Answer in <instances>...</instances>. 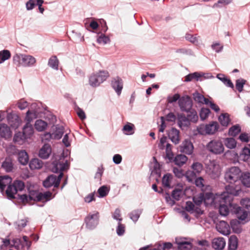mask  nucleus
Masks as SVG:
<instances>
[{"instance_id":"9","label":"nucleus","mask_w":250,"mask_h":250,"mask_svg":"<svg viewBox=\"0 0 250 250\" xmlns=\"http://www.w3.org/2000/svg\"><path fill=\"white\" fill-rule=\"evenodd\" d=\"M35 115V114L33 112L30 110H28L26 113L25 119L27 121V123L23 127L22 132L23 136H24V139L30 138L33 134L34 129L30 122L32 121Z\"/></svg>"},{"instance_id":"36","label":"nucleus","mask_w":250,"mask_h":250,"mask_svg":"<svg viewBox=\"0 0 250 250\" xmlns=\"http://www.w3.org/2000/svg\"><path fill=\"white\" fill-rule=\"evenodd\" d=\"M52 193L50 191L40 192L39 198V202H46L50 200L52 198Z\"/></svg>"},{"instance_id":"31","label":"nucleus","mask_w":250,"mask_h":250,"mask_svg":"<svg viewBox=\"0 0 250 250\" xmlns=\"http://www.w3.org/2000/svg\"><path fill=\"white\" fill-rule=\"evenodd\" d=\"M42 167V162L37 158L33 159L29 163L30 168L33 170L40 169Z\"/></svg>"},{"instance_id":"45","label":"nucleus","mask_w":250,"mask_h":250,"mask_svg":"<svg viewBox=\"0 0 250 250\" xmlns=\"http://www.w3.org/2000/svg\"><path fill=\"white\" fill-rule=\"evenodd\" d=\"M12 242L13 244L11 245V247H15L17 250H22L23 249L24 246L21 243V241L20 239H14Z\"/></svg>"},{"instance_id":"18","label":"nucleus","mask_w":250,"mask_h":250,"mask_svg":"<svg viewBox=\"0 0 250 250\" xmlns=\"http://www.w3.org/2000/svg\"><path fill=\"white\" fill-rule=\"evenodd\" d=\"M226 246V241L223 237L214 238L212 241V247L215 250H223Z\"/></svg>"},{"instance_id":"56","label":"nucleus","mask_w":250,"mask_h":250,"mask_svg":"<svg viewBox=\"0 0 250 250\" xmlns=\"http://www.w3.org/2000/svg\"><path fill=\"white\" fill-rule=\"evenodd\" d=\"M97 42L99 43L105 44L110 42V39L104 35H101L98 38Z\"/></svg>"},{"instance_id":"60","label":"nucleus","mask_w":250,"mask_h":250,"mask_svg":"<svg viewBox=\"0 0 250 250\" xmlns=\"http://www.w3.org/2000/svg\"><path fill=\"white\" fill-rule=\"evenodd\" d=\"M167 143V138L166 136L162 137L160 140V143L158 144V147L159 148L163 150L165 148V144Z\"/></svg>"},{"instance_id":"29","label":"nucleus","mask_w":250,"mask_h":250,"mask_svg":"<svg viewBox=\"0 0 250 250\" xmlns=\"http://www.w3.org/2000/svg\"><path fill=\"white\" fill-rule=\"evenodd\" d=\"M240 179L242 184L247 188H250V172H245L241 174Z\"/></svg>"},{"instance_id":"17","label":"nucleus","mask_w":250,"mask_h":250,"mask_svg":"<svg viewBox=\"0 0 250 250\" xmlns=\"http://www.w3.org/2000/svg\"><path fill=\"white\" fill-rule=\"evenodd\" d=\"M220 195L214 197L213 194L211 193H206L204 194V202L206 206L214 205L217 204L220 200Z\"/></svg>"},{"instance_id":"28","label":"nucleus","mask_w":250,"mask_h":250,"mask_svg":"<svg viewBox=\"0 0 250 250\" xmlns=\"http://www.w3.org/2000/svg\"><path fill=\"white\" fill-rule=\"evenodd\" d=\"M18 160L19 162L22 165H26L29 161L28 155L27 152L24 150H21L19 152Z\"/></svg>"},{"instance_id":"30","label":"nucleus","mask_w":250,"mask_h":250,"mask_svg":"<svg viewBox=\"0 0 250 250\" xmlns=\"http://www.w3.org/2000/svg\"><path fill=\"white\" fill-rule=\"evenodd\" d=\"M212 167V169L209 168V174L212 178L215 179L219 177L221 171L219 166L213 165Z\"/></svg>"},{"instance_id":"4","label":"nucleus","mask_w":250,"mask_h":250,"mask_svg":"<svg viewBox=\"0 0 250 250\" xmlns=\"http://www.w3.org/2000/svg\"><path fill=\"white\" fill-rule=\"evenodd\" d=\"M63 176V172H61L58 176L54 174L49 175L43 182V187L46 188L53 187V191H55V188L59 187L61 180Z\"/></svg>"},{"instance_id":"61","label":"nucleus","mask_w":250,"mask_h":250,"mask_svg":"<svg viewBox=\"0 0 250 250\" xmlns=\"http://www.w3.org/2000/svg\"><path fill=\"white\" fill-rule=\"evenodd\" d=\"M239 139L242 142H248L250 140V135H249L248 133H243L240 135Z\"/></svg>"},{"instance_id":"16","label":"nucleus","mask_w":250,"mask_h":250,"mask_svg":"<svg viewBox=\"0 0 250 250\" xmlns=\"http://www.w3.org/2000/svg\"><path fill=\"white\" fill-rule=\"evenodd\" d=\"M192 171L188 170L186 173V176L189 181L192 180V178L189 179V177L192 178L195 177L196 174H199L203 170L202 165L198 162L194 163L191 166Z\"/></svg>"},{"instance_id":"35","label":"nucleus","mask_w":250,"mask_h":250,"mask_svg":"<svg viewBox=\"0 0 250 250\" xmlns=\"http://www.w3.org/2000/svg\"><path fill=\"white\" fill-rule=\"evenodd\" d=\"M187 160L188 158L186 156L183 154H179L175 157L174 162L176 165L182 166L186 163Z\"/></svg>"},{"instance_id":"55","label":"nucleus","mask_w":250,"mask_h":250,"mask_svg":"<svg viewBox=\"0 0 250 250\" xmlns=\"http://www.w3.org/2000/svg\"><path fill=\"white\" fill-rule=\"evenodd\" d=\"M63 134V127H59L56 128L55 132L54 133V139H60Z\"/></svg>"},{"instance_id":"21","label":"nucleus","mask_w":250,"mask_h":250,"mask_svg":"<svg viewBox=\"0 0 250 250\" xmlns=\"http://www.w3.org/2000/svg\"><path fill=\"white\" fill-rule=\"evenodd\" d=\"M216 228L219 232L223 234L227 235L230 233L229 226L224 221H220L219 223L217 224Z\"/></svg>"},{"instance_id":"26","label":"nucleus","mask_w":250,"mask_h":250,"mask_svg":"<svg viewBox=\"0 0 250 250\" xmlns=\"http://www.w3.org/2000/svg\"><path fill=\"white\" fill-rule=\"evenodd\" d=\"M173 176L169 173H167L164 175L162 178V184L164 187L170 188H172L171 186Z\"/></svg>"},{"instance_id":"23","label":"nucleus","mask_w":250,"mask_h":250,"mask_svg":"<svg viewBox=\"0 0 250 250\" xmlns=\"http://www.w3.org/2000/svg\"><path fill=\"white\" fill-rule=\"evenodd\" d=\"M112 86L118 95L121 94L123 89V81L119 77H116L112 81Z\"/></svg>"},{"instance_id":"24","label":"nucleus","mask_w":250,"mask_h":250,"mask_svg":"<svg viewBox=\"0 0 250 250\" xmlns=\"http://www.w3.org/2000/svg\"><path fill=\"white\" fill-rule=\"evenodd\" d=\"M0 135L5 139L11 137L12 132L8 125L4 124H0Z\"/></svg>"},{"instance_id":"7","label":"nucleus","mask_w":250,"mask_h":250,"mask_svg":"<svg viewBox=\"0 0 250 250\" xmlns=\"http://www.w3.org/2000/svg\"><path fill=\"white\" fill-rule=\"evenodd\" d=\"M241 170L236 167H232L228 169L225 172L224 178L226 181L232 184L233 182H239Z\"/></svg>"},{"instance_id":"6","label":"nucleus","mask_w":250,"mask_h":250,"mask_svg":"<svg viewBox=\"0 0 250 250\" xmlns=\"http://www.w3.org/2000/svg\"><path fill=\"white\" fill-rule=\"evenodd\" d=\"M24 183L21 180H16L12 185L8 186L6 190V194L8 198L11 199L15 198V194L18 191H21L24 188Z\"/></svg>"},{"instance_id":"57","label":"nucleus","mask_w":250,"mask_h":250,"mask_svg":"<svg viewBox=\"0 0 250 250\" xmlns=\"http://www.w3.org/2000/svg\"><path fill=\"white\" fill-rule=\"evenodd\" d=\"M39 0H29L26 4L27 10L32 9L36 5L38 4Z\"/></svg>"},{"instance_id":"19","label":"nucleus","mask_w":250,"mask_h":250,"mask_svg":"<svg viewBox=\"0 0 250 250\" xmlns=\"http://www.w3.org/2000/svg\"><path fill=\"white\" fill-rule=\"evenodd\" d=\"M181 150L187 154H192L193 150V144L189 140L186 139L181 145Z\"/></svg>"},{"instance_id":"5","label":"nucleus","mask_w":250,"mask_h":250,"mask_svg":"<svg viewBox=\"0 0 250 250\" xmlns=\"http://www.w3.org/2000/svg\"><path fill=\"white\" fill-rule=\"evenodd\" d=\"M206 148L209 152L215 155H219L224 151V146L220 140H212L208 143Z\"/></svg>"},{"instance_id":"58","label":"nucleus","mask_w":250,"mask_h":250,"mask_svg":"<svg viewBox=\"0 0 250 250\" xmlns=\"http://www.w3.org/2000/svg\"><path fill=\"white\" fill-rule=\"evenodd\" d=\"M194 183L195 185L199 188H203L205 186V180L202 177L196 178Z\"/></svg>"},{"instance_id":"10","label":"nucleus","mask_w":250,"mask_h":250,"mask_svg":"<svg viewBox=\"0 0 250 250\" xmlns=\"http://www.w3.org/2000/svg\"><path fill=\"white\" fill-rule=\"evenodd\" d=\"M218 129V124L216 122H213L208 125H201L197 128L198 133L201 135L213 134Z\"/></svg>"},{"instance_id":"63","label":"nucleus","mask_w":250,"mask_h":250,"mask_svg":"<svg viewBox=\"0 0 250 250\" xmlns=\"http://www.w3.org/2000/svg\"><path fill=\"white\" fill-rule=\"evenodd\" d=\"M7 151L8 153L12 154L13 155H18L19 152L20 150H18L16 147L14 146H11L7 148Z\"/></svg>"},{"instance_id":"13","label":"nucleus","mask_w":250,"mask_h":250,"mask_svg":"<svg viewBox=\"0 0 250 250\" xmlns=\"http://www.w3.org/2000/svg\"><path fill=\"white\" fill-rule=\"evenodd\" d=\"M99 212L95 211L94 213H89L84 219L86 228L88 229H93L95 228L98 224L99 222Z\"/></svg>"},{"instance_id":"43","label":"nucleus","mask_w":250,"mask_h":250,"mask_svg":"<svg viewBox=\"0 0 250 250\" xmlns=\"http://www.w3.org/2000/svg\"><path fill=\"white\" fill-rule=\"evenodd\" d=\"M48 65L52 68L57 70L58 69L59 61L56 56L51 57L48 61Z\"/></svg>"},{"instance_id":"37","label":"nucleus","mask_w":250,"mask_h":250,"mask_svg":"<svg viewBox=\"0 0 250 250\" xmlns=\"http://www.w3.org/2000/svg\"><path fill=\"white\" fill-rule=\"evenodd\" d=\"M219 120L222 125L226 126L230 121L229 115L228 113L222 114L219 117Z\"/></svg>"},{"instance_id":"8","label":"nucleus","mask_w":250,"mask_h":250,"mask_svg":"<svg viewBox=\"0 0 250 250\" xmlns=\"http://www.w3.org/2000/svg\"><path fill=\"white\" fill-rule=\"evenodd\" d=\"M226 191L221 194H226L227 197H230L233 202V196H238L242 192V186L239 182H233L225 187Z\"/></svg>"},{"instance_id":"22","label":"nucleus","mask_w":250,"mask_h":250,"mask_svg":"<svg viewBox=\"0 0 250 250\" xmlns=\"http://www.w3.org/2000/svg\"><path fill=\"white\" fill-rule=\"evenodd\" d=\"M51 153V147L49 144H44L40 150L39 156L40 157L45 159L49 157Z\"/></svg>"},{"instance_id":"50","label":"nucleus","mask_w":250,"mask_h":250,"mask_svg":"<svg viewBox=\"0 0 250 250\" xmlns=\"http://www.w3.org/2000/svg\"><path fill=\"white\" fill-rule=\"evenodd\" d=\"M108 191L109 189L106 186H102L98 190V193L99 195V196L100 197H105L107 194Z\"/></svg>"},{"instance_id":"25","label":"nucleus","mask_w":250,"mask_h":250,"mask_svg":"<svg viewBox=\"0 0 250 250\" xmlns=\"http://www.w3.org/2000/svg\"><path fill=\"white\" fill-rule=\"evenodd\" d=\"M178 124L180 127L184 129L185 127H188L190 125V121L184 114H179L178 116Z\"/></svg>"},{"instance_id":"52","label":"nucleus","mask_w":250,"mask_h":250,"mask_svg":"<svg viewBox=\"0 0 250 250\" xmlns=\"http://www.w3.org/2000/svg\"><path fill=\"white\" fill-rule=\"evenodd\" d=\"M204 194L200 193L199 195L193 198V201L196 205H200L204 202Z\"/></svg>"},{"instance_id":"49","label":"nucleus","mask_w":250,"mask_h":250,"mask_svg":"<svg viewBox=\"0 0 250 250\" xmlns=\"http://www.w3.org/2000/svg\"><path fill=\"white\" fill-rule=\"evenodd\" d=\"M166 153L167 157L169 159H172L174 157V154L172 151V146L169 143L166 144Z\"/></svg>"},{"instance_id":"11","label":"nucleus","mask_w":250,"mask_h":250,"mask_svg":"<svg viewBox=\"0 0 250 250\" xmlns=\"http://www.w3.org/2000/svg\"><path fill=\"white\" fill-rule=\"evenodd\" d=\"M68 168V161L63 156L60 158L58 160L54 161L52 163V170L53 172H62L63 171Z\"/></svg>"},{"instance_id":"12","label":"nucleus","mask_w":250,"mask_h":250,"mask_svg":"<svg viewBox=\"0 0 250 250\" xmlns=\"http://www.w3.org/2000/svg\"><path fill=\"white\" fill-rule=\"evenodd\" d=\"M7 116L8 124L13 128H17L19 125V120L18 116L11 113L7 114L5 111H0V122Z\"/></svg>"},{"instance_id":"33","label":"nucleus","mask_w":250,"mask_h":250,"mask_svg":"<svg viewBox=\"0 0 250 250\" xmlns=\"http://www.w3.org/2000/svg\"><path fill=\"white\" fill-rule=\"evenodd\" d=\"M238 247V239L236 236L232 235L229 239V250H235Z\"/></svg>"},{"instance_id":"20","label":"nucleus","mask_w":250,"mask_h":250,"mask_svg":"<svg viewBox=\"0 0 250 250\" xmlns=\"http://www.w3.org/2000/svg\"><path fill=\"white\" fill-rule=\"evenodd\" d=\"M168 136L170 140L175 144L180 142V131L175 128H172L168 132Z\"/></svg>"},{"instance_id":"39","label":"nucleus","mask_w":250,"mask_h":250,"mask_svg":"<svg viewBox=\"0 0 250 250\" xmlns=\"http://www.w3.org/2000/svg\"><path fill=\"white\" fill-rule=\"evenodd\" d=\"M188 118L189 121L195 123L197 121L198 119V116L197 115L196 111L191 108L188 112Z\"/></svg>"},{"instance_id":"38","label":"nucleus","mask_w":250,"mask_h":250,"mask_svg":"<svg viewBox=\"0 0 250 250\" xmlns=\"http://www.w3.org/2000/svg\"><path fill=\"white\" fill-rule=\"evenodd\" d=\"M47 123L42 120H37L35 124V128L39 131L44 130L47 127Z\"/></svg>"},{"instance_id":"34","label":"nucleus","mask_w":250,"mask_h":250,"mask_svg":"<svg viewBox=\"0 0 250 250\" xmlns=\"http://www.w3.org/2000/svg\"><path fill=\"white\" fill-rule=\"evenodd\" d=\"M12 179L8 176H4L0 177V188L1 190H3L7 185L10 183Z\"/></svg>"},{"instance_id":"62","label":"nucleus","mask_w":250,"mask_h":250,"mask_svg":"<svg viewBox=\"0 0 250 250\" xmlns=\"http://www.w3.org/2000/svg\"><path fill=\"white\" fill-rule=\"evenodd\" d=\"M186 209L188 212H193V211L195 210L194 205L191 202H187Z\"/></svg>"},{"instance_id":"54","label":"nucleus","mask_w":250,"mask_h":250,"mask_svg":"<svg viewBox=\"0 0 250 250\" xmlns=\"http://www.w3.org/2000/svg\"><path fill=\"white\" fill-rule=\"evenodd\" d=\"M182 195V190L180 189H175L172 193V197L176 200H179Z\"/></svg>"},{"instance_id":"3","label":"nucleus","mask_w":250,"mask_h":250,"mask_svg":"<svg viewBox=\"0 0 250 250\" xmlns=\"http://www.w3.org/2000/svg\"><path fill=\"white\" fill-rule=\"evenodd\" d=\"M13 63L17 66H29L36 62L34 57L25 54H16L13 57Z\"/></svg>"},{"instance_id":"32","label":"nucleus","mask_w":250,"mask_h":250,"mask_svg":"<svg viewBox=\"0 0 250 250\" xmlns=\"http://www.w3.org/2000/svg\"><path fill=\"white\" fill-rule=\"evenodd\" d=\"M2 167L6 172L11 171L13 168V164L11 159L6 158L2 163Z\"/></svg>"},{"instance_id":"27","label":"nucleus","mask_w":250,"mask_h":250,"mask_svg":"<svg viewBox=\"0 0 250 250\" xmlns=\"http://www.w3.org/2000/svg\"><path fill=\"white\" fill-rule=\"evenodd\" d=\"M193 98L194 100L200 104H208L209 103V100L205 98L203 95L198 93L195 92L193 94Z\"/></svg>"},{"instance_id":"15","label":"nucleus","mask_w":250,"mask_h":250,"mask_svg":"<svg viewBox=\"0 0 250 250\" xmlns=\"http://www.w3.org/2000/svg\"><path fill=\"white\" fill-rule=\"evenodd\" d=\"M179 106L182 111L188 112L191 109L192 102L188 96L182 97L178 101Z\"/></svg>"},{"instance_id":"59","label":"nucleus","mask_w":250,"mask_h":250,"mask_svg":"<svg viewBox=\"0 0 250 250\" xmlns=\"http://www.w3.org/2000/svg\"><path fill=\"white\" fill-rule=\"evenodd\" d=\"M140 215V212L139 210H134L130 214V218L134 221L136 222Z\"/></svg>"},{"instance_id":"14","label":"nucleus","mask_w":250,"mask_h":250,"mask_svg":"<svg viewBox=\"0 0 250 250\" xmlns=\"http://www.w3.org/2000/svg\"><path fill=\"white\" fill-rule=\"evenodd\" d=\"M40 193L39 191L32 190L29 192L28 196L26 194L18 195V196L23 203H31L32 201L39 202Z\"/></svg>"},{"instance_id":"40","label":"nucleus","mask_w":250,"mask_h":250,"mask_svg":"<svg viewBox=\"0 0 250 250\" xmlns=\"http://www.w3.org/2000/svg\"><path fill=\"white\" fill-rule=\"evenodd\" d=\"M11 57V53L8 50L0 51V63L9 59Z\"/></svg>"},{"instance_id":"1","label":"nucleus","mask_w":250,"mask_h":250,"mask_svg":"<svg viewBox=\"0 0 250 250\" xmlns=\"http://www.w3.org/2000/svg\"><path fill=\"white\" fill-rule=\"evenodd\" d=\"M219 198L220 200L215 205V207L219 208V211L221 215L227 216L230 210L236 215L239 219L241 220L246 219L248 212L232 202L230 197H227L226 194H220Z\"/></svg>"},{"instance_id":"47","label":"nucleus","mask_w":250,"mask_h":250,"mask_svg":"<svg viewBox=\"0 0 250 250\" xmlns=\"http://www.w3.org/2000/svg\"><path fill=\"white\" fill-rule=\"evenodd\" d=\"M134 125L132 124L125 125L123 127V131L125 134L131 135L134 133L133 128Z\"/></svg>"},{"instance_id":"51","label":"nucleus","mask_w":250,"mask_h":250,"mask_svg":"<svg viewBox=\"0 0 250 250\" xmlns=\"http://www.w3.org/2000/svg\"><path fill=\"white\" fill-rule=\"evenodd\" d=\"M210 112V110L208 108H202L200 112V116L201 120H204L206 119L208 117Z\"/></svg>"},{"instance_id":"41","label":"nucleus","mask_w":250,"mask_h":250,"mask_svg":"<svg viewBox=\"0 0 250 250\" xmlns=\"http://www.w3.org/2000/svg\"><path fill=\"white\" fill-rule=\"evenodd\" d=\"M225 145L228 148L232 149L236 147V142L233 138H228L225 139Z\"/></svg>"},{"instance_id":"53","label":"nucleus","mask_w":250,"mask_h":250,"mask_svg":"<svg viewBox=\"0 0 250 250\" xmlns=\"http://www.w3.org/2000/svg\"><path fill=\"white\" fill-rule=\"evenodd\" d=\"M218 78L221 80L227 86L230 87L231 88H233L234 85L233 83L231 82L230 79H228L227 78L225 77L224 75H222V77H218Z\"/></svg>"},{"instance_id":"42","label":"nucleus","mask_w":250,"mask_h":250,"mask_svg":"<svg viewBox=\"0 0 250 250\" xmlns=\"http://www.w3.org/2000/svg\"><path fill=\"white\" fill-rule=\"evenodd\" d=\"M240 131V126L238 125H236L232 126L229 129V134L230 136H236Z\"/></svg>"},{"instance_id":"46","label":"nucleus","mask_w":250,"mask_h":250,"mask_svg":"<svg viewBox=\"0 0 250 250\" xmlns=\"http://www.w3.org/2000/svg\"><path fill=\"white\" fill-rule=\"evenodd\" d=\"M246 82L247 81L243 79H240L236 80V88L239 92H241L243 91L244 85Z\"/></svg>"},{"instance_id":"44","label":"nucleus","mask_w":250,"mask_h":250,"mask_svg":"<svg viewBox=\"0 0 250 250\" xmlns=\"http://www.w3.org/2000/svg\"><path fill=\"white\" fill-rule=\"evenodd\" d=\"M178 249L180 250H188L192 247L190 243L186 241H181L177 243Z\"/></svg>"},{"instance_id":"64","label":"nucleus","mask_w":250,"mask_h":250,"mask_svg":"<svg viewBox=\"0 0 250 250\" xmlns=\"http://www.w3.org/2000/svg\"><path fill=\"white\" fill-rule=\"evenodd\" d=\"M241 204L244 207L246 208H249L250 207V198H246L242 199L241 201Z\"/></svg>"},{"instance_id":"48","label":"nucleus","mask_w":250,"mask_h":250,"mask_svg":"<svg viewBox=\"0 0 250 250\" xmlns=\"http://www.w3.org/2000/svg\"><path fill=\"white\" fill-rule=\"evenodd\" d=\"M201 77V75L197 72L189 74L185 77V81L190 82L193 80H198V79Z\"/></svg>"},{"instance_id":"2","label":"nucleus","mask_w":250,"mask_h":250,"mask_svg":"<svg viewBox=\"0 0 250 250\" xmlns=\"http://www.w3.org/2000/svg\"><path fill=\"white\" fill-rule=\"evenodd\" d=\"M109 77V73L105 70H100L93 73L89 77V84L92 87L99 86Z\"/></svg>"}]
</instances>
